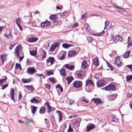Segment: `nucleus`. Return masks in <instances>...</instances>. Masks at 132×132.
<instances>
[{"label":"nucleus","instance_id":"nucleus-1","mask_svg":"<svg viewBox=\"0 0 132 132\" xmlns=\"http://www.w3.org/2000/svg\"><path fill=\"white\" fill-rule=\"evenodd\" d=\"M105 90L106 91H115L116 90L115 84L112 83L104 87Z\"/></svg>","mask_w":132,"mask_h":132},{"label":"nucleus","instance_id":"nucleus-2","mask_svg":"<svg viewBox=\"0 0 132 132\" xmlns=\"http://www.w3.org/2000/svg\"><path fill=\"white\" fill-rule=\"evenodd\" d=\"M92 101L95 103L96 105H97L99 104H101L103 103V102L102 99L100 98H93L92 99Z\"/></svg>","mask_w":132,"mask_h":132},{"label":"nucleus","instance_id":"nucleus-3","mask_svg":"<svg viewBox=\"0 0 132 132\" xmlns=\"http://www.w3.org/2000/svg\"><path fill=\"white\" fill-rule=\"evenodd\" d=\"M73 87L76 88L81 87L82 85V82L80 81H76L73 83Z\"/></svg>","mask_w":132,"mask_h":132},{"label":"nucleus","instance_id":"nucleus-4","mask_svg":"<svg viewBox=\"0 0 132 132\" xmlns=\"http://www.w3.org/2000/svg\"><path fill=\"white\" fill-rule=\"evenodd\" d=\"M60 44L59 42H57L54 43L51 46L49 51L52 52L54 51L55 48L58 46H59Z\"/></svg>","mask_w":132,"mask_h":132},{"label":"nucleus","instance_id":"nucleus-5","mask_svg":"<svg viewBox=\"0 0 132 132\" xmlns=\"http://www.w3.org/2000/svg\"><path fill=\"white\" fill-rule=\"evenodd\" d=\"M105 81L103 79L100 80L97 82V87H100L104 86L105 85Z\"/></svg>","mask_w":132,"mask_h":132},{"label":"nucleus","instance_id":"nucleus-6","mask_svg":"<svg viewBox=\"0 0 132 132\" xmlns=\"http://www.w3.org/2000/svg\"><path fill=\"white\" fill-rule=\"evenodd\" d=\"M36 71L35 68L33 67L28 68L27 69V72L29 75H32Z\"/></svg>","mask_w":132,"mask_h":132},{"label":"nucleus","instance_id":"nucleus-7","mask_svg":"<svg viewBox=\"0 0 132 132\" xmlns=\"http://www.w3.org/2000/svg\"><path fill=\"white\" fill-rule=\"evenodd\" d=\"M10 97L11 99L13 100L14 102H15L14 98L15 96V91L14 88H11V89L10 91Z\"/></svg>","mask_w":132,"mask_h":132},{"label":"nucleus","instance_id":"nucleus-8","mask_svg":"<svg viewBox=\"0 0 132 132\" xmlns=\"http://www.w3.org/2000/svg\"><path fill=\"white\" fill-rule=\"evenodd\" d=\"M51 23L50 21H48L46 20V21L42 22L40 23V26L42 27H46L51 24Z\"/></svg>","mask_w":132,"mask_h":132},{"label":"nucleus","instance_id":"nucleus-9","mask_svg":"<svg viewBox=\"0 0 132 132\" xmlns=\"http://www.w3.org/2000/svg\"><path fill=\"white\" fill-rule=\"evenodd\" d=\"M86 84H85V86L86 87L87 86H93L94 87V82L90 79H88L86 80Z\"/></svg>","mask_w":132,"mask_h":132},{"label":"nucleus","instance_id":"nucleus-10","mask_svg":"<svg viewBox=\"0 0 132 132\" xmlns=\"http://www.w3.org/2000/svg\"><path fill=\"white\" fill-rule=\"evenodd\" d=\"M95 127V125L93 123H90L88 125L87 127V131H89L93 130Z\"/></svg>","mask_w":132,"mask_h":132},{"label":"nucleus","instance_id":"nucleus-11","mask_svg":"<svg viewBox=\"0 0 132 132\" xmlns=\"http://www.w3.org/2000/svg\"><path fill=\"white\" fill-rule=\"evenodd\" d=\"M65 67L68 69L73 70L74 69L75 67L74 65L71 64H67L65 65Z\"/></svg>","mask_w":132,"mask_h":132},{"label":"nucleus","instance_id":"nucleus-12","mask_svg":"<svg viewBox=\"0 0 132 132\" xmlns=\"http://www.w3.org/2000/svg\"><path fill=\"white\" fill-rule=\"evenodd\" d=\"M44 104L46 105L47 107V112L48 113H49L50 112L52 111V108L50 106L49 103L48 102H46Z\"/></svg>","mask_w":132,"mask_h":132},{"label":"nucleus","instance_id":"nucleus-13","mask_svg":"<svg viewBox=\"0 0 132 132\" xmlns=\"http://www.w3.org/2000/svg\"><path fill=\"white\" fill-rule=\"evenodd\" d=\"M55 61V60L54 57H49L48 58L46 62L47 63H48L50 62V65H51L54 63Z\"/></svg>","mask_w":132,"mask_h":132},{"label":"nucleus","instance_id":"nucleus-14","mask_svg":"<svg viewBox=\"0 0 132 132\" xmlns=\"http://www.w3.org/2000/svg\"><path fill=\"white\" fill-rule=\"evenodd\" d=\"M38 40V38L36 37H32L28 38L27 40V42H29L32 43L35 42Z\"/></svg>","mask_w":132,"mask_h":132},{"label":"nucleus","instance_id":"nucleus-15","mask_svg":"<svg viewBox=\"0 0 132 132\" xmlns=\"http://www.w3.org/2000/svg\"><path fill=\"white\" fill-rule=\"evenodd\" d=\"M115 63L118 67H120L122 64V62H120V60L117 57L115 59Z\"/></svg>","mask_w":132,"mask_h":132},{"label":"nucleus","instance_id":"nucleus-16","mask_svg":"<svg viewBox=\"0 0 132 132\" xmlns=\"http://www.w3.org/2000/svg\"><path fill=\"white\" fill-rule=\"evenodd\" d=\"M16 24L17 25L18 27L19 28L20 31L22 30V28L20 25V23L21 22V21L19 18L17 19L16 20Z\"/></svg>","mask_w":132,"mask_h":132},{"label":"nucleus","instance_id":"nucleus-17","mask_svg":"<svg viewBox=\"0 0 132 132\" xmlns=\"http://www.w3.org/2000/svg\"><path fill=\"white\" fill-rule=\"evenodd\" d=\"M76 73L77 76V78L78 79H80L82 76L83 72L81 70L77 71L76 72Z\"/></svg>","mask_w":132,"mask_h":132},{"label":"nucleus","instance_id":"nucleus-18","mask_svg":"<svg viewBox=\"0 0 132 132\" xmlns=\"http://www.w3.org/2000/svg\"><path fill=\"white\" fill-rule=\"evenodd\" d=\"M7 56V54L6 53H5L3 55H2L1 56V58L2 60L3 63H4L6 60V57Z\"/></svg>","mask_w":132,"mask_h":132},{"label":"nucleus","instance_id":"nucleus-19","mask_svg":"<svg viewBox=\"0 0 132 132\" xmlns=\"http://www.w3.org/2000/svg\"><path fill=\"white\" fill-rule=\"evenodd\" d=\"M24 87L26 89L30 91H34L35 89V88L32 85L30 86L26 85L24 86Z\"/></svg>","mask_w":132,"mask_h":132},{"label":"nucleus","instance_id":"nucleus-20","mask_svg":"<svg viewBox=\"0 0 132 132\" xmlns=\"http://www.w3.org/2000/svg\"><path fill=\"white\" fill-rule=\"evenodd\" d=\"M88 64L87 61L85 60H84L82 62L81 67L83 69H86L88 66Z\"/></svg>","mask_w":132,"mask_h":132},{"label":"nucleus","instance_id":"nucleus-21","mask_svg":"<svg viewBox=\"0 0 132 132\" xmlns=\"http://www.w3.org/2000/svg\"><path fill=\"white\" fill-rule=\"evenodd\" d=\"M22 50V46L20 45H18L16 47L15 49V53H20Z\"/></svg>","mask_w":132,"mask_h":132},{"label":"nucleus","instance_id":"nucleus-22","mask_svg":"<svg viewBox=\"0 0 132 132\" xmlns=\"http://www.w3.org/2000/svg\"><path fill=\"white\" fill-rule=\"evenodd\" d=\"M12 31V30H10V34L9 35L5 34V37L9 39H12L13 36L11 34Z\"/></svg>","mask_w":132,"mask_h":132},{"label":"nucleus","instance_id":"nucleus-23","mask_svg":"<svg viewBox=\"0 0 132 132\" xmlns=\"http://www.w3.org/2000/svg\"><path fill=\"white\" fill-rule=\"evenodd\" d=\"M61 53L62 54V57H60L59 59L60 60H63L65 58V55L66 54V52L62 51L61 52Z\"/></svg>","mask_w":132,"mask_h":132},{"label":"nucleus","instance_id":"nucleus-24","mask_svg":"<svg viewBox=\"0 0 132 132\" xmlns=\"http://www.w3.org/2000/svg\"><path fill=\"white\" fill-rule=\"evenodd\" d=\"M32 80V79L31 78H29L28 79L22 78V82L24 83H28L30 82Z\"/></svg>","mask_w":132,"mask_h":132},{"label":"nucleus","instance_id":"nucleus-25","mask_svg":"<svg viewBox=\"0 0 132 132\" xmlns=\"http://www.w3.org/2000/svg\"><path fill=\"white\" fill-rule=\"evenodd\" d=\"M46 108L43 106H42L39 110V113L41 114H44L46 111Z\"/></svg>","mask_w":132,"mask_h":132},{"label":"nucleus","instance_id":"nucleus-26","mask_svg":"<svg viewBox=\"0 0 132 132\" xmlns=\"http://www.w3.org/2000/svg\"><path fill=\"white\" fill-rule=\"evenodd\" d=\"M93 64L96 66H98L99 64V62L98 57H97L93 60Z\"/></svg>","mask_w":132,"mask_h":132},{"label":"nucleus","instance_id":"nucleus-27","mask_svg":"<svg viewBox=\"0 0 132 132\" xmlns=\"http://www.w3.org/2000/svg\"><path fill=\"white\" fill-rule=\"evenodd\" d=\"M40 56L42 59H45L46 56V53L45 50H43L40 53Z\"/></svg>","mask_w":132,"mask_h":132},{"label":"nucleus","instance_id":"nucleus-28","mask_svg":"<svg viewBox=\"0 0 132 132\" xmlns=\"http://www.w3.org/2000/svg\"><path fill=\"white\" fill-rule=\"evenodd\" d=\"M66 79L68 81V84H69L73 80V78L72 76L68 77L66 78Z\"/></svg>","mask_w":132,"mask_h":132},{"label":"nucleus","instance_id":"nucleus-29","mask_svg":"<svg viewBox=\"0 0 132 132\" xmlns=\"http://www.w3.org/2000/svg\"><path fill=\"white\" fill-rule=\"evenodd\" d=\"M60 74L62 76H65L66 73L65 69L64 68H62L60 70Z\"/></svg>","mask_w":132,"mask_h":132},{"label":"nucleus","instance_id":"nucleus-30","mask_svg":"<svg viewBox=\"0 0 132 132\" xmlns=\"http://www.w3.org/2000/svg\"><path fill=\"white\" fill-rule=\"evenodd\" d=\"M56 112H57L59 114V122H60L62 121L63 119L62 117V115L61 114V112L59 110H58L56 111Z\"/></svg>","mask_w":132,"mask_h":132},{"label":"nucleus","instance_id":"nucleus-31","mask_svg":"<svg viewBox=\"0 0 132 132\" xmlns=\"http://www.w3.org/2000/svg\"><path fill=\"white\" fill-rule=\"evenodd\" d=\"M116 96L117 95H116L114 94H113L111 95H110L109 97V99L110 101H113L116 98Z\"/></svg>","mask_w":132,"mask_h":132},{"label":"nucleus","instance_id":"nucleus-32","mask_svg":"<svg viewBox=\"0 0 132 132\" xmlns=\"http://www.w3.org/2000/svg\"><path fill=\"white\" fill-rule=\"evenodd\" d=\"M126 78L127 81H129L132 79V75H127L126 76Z\"/></svg>","mask_w":132,"mask_h":132},{"label":"nucleus","instance_id":"nucleus-33","mask_svg":"<svg viewBox=\"0 0 132 132\" xmlns=\"http://www.w3.org/2000/svg\"><path fill=\"white\" fill-rule=\"evenodd\" d=\"M56 17H50V18L51 20L53 21L54 23H59V22L57 21L56 20L57 19Z\"/></svg>","mask_w":132,"mask_h":132},{"label":"nucleus","instance_id":"nucleus-34","mask_svg":"<svg viewBox=\"0 0 132 132\" xmlns=\"http://www.w3.org/2000/svg\"><path fill=\"white\" fill-rule=\"evenodd\" d=\"M76 53V52L74 51H70L68 54V56L71 57L73 56Z\"/></svg>","mask_w":132,"mask_h":132},{"label":"nucleus","instance_id":"nucleus-35","mask_svg":"<svg viewBox=\"0 0 132 132\" xmlns=\"http://www.w3.org/2000/svg\"><path fill=\"white\" fill-rule=\"evenodd\" d=\"M130 53V51H128L126 52L123 56V57L125 58H128L129 57Z\"/></svg>","mask_w":132,"mask_h":132},{"label":"nucleus","instance_id":"nucleus-36","mask_svg":"<svg viewBox=\"0 0 132 132\" xmlns=\"http://www.w3.org/2000/svg\"><path fill=\"white\" fill-rule=\"evenodd\" d=\"M30 55L33 56H35L37 54V51H34V50L30 51Z\"/></svg>","mask_w":132,"mask_h":132},{"label":"nucleus","instance_id":"nucleus-37","mask_svg":"<svg viewBox=\"0 0 132 132\" xmlns=\"http://www.w3.org/2000/svg\"><path fill=\"white\" fill-rule=\"evenodd\" d=\"M32 108L31 109V112L32 113H34L36 111L37 108L36 107L33 105H32Z\"/></svg>","mask_w":132,"mask_h":132},{"label":"nucleus","instance_id":"nucleus-38","mask_svg":"<svg viewBox=\"0 0 132 132\" xmlns=\"http://www.w3.org/2000/svg\"><path fill=\"white\" fill-rule=\"evenodd\" d=\"M30 101L31 103H38L39 102V100L35 99L34 97L31 99Z\"/></svg>","mask_w":132,"mask_h":132},{"label":"nucleus","instance_id":"nucleus-39","mask_svg":"<svg viewBox=\"0 0 132 132\" xmlns=\"http://www.w3.org/2000/svg\"><path fill=\"white\" fill-rule=\"evenodd\" d=\"M7 78L6 76L5 77V78L4 79H0V85H2L3 84L4 81L5 82L7 80Z\"/></svg>","mask_w":132,"mask_h":132},{"label":"nucleus","instance_id":"nucleus-40","mask_svg":"<svg viewBox=\"0 0 132 132\" xmlns=\"http://www.w3.org/2000/svg\"><path fill=\"white\" fill-rule=\"evenodd\" d=\"M49 80L52 82L53 83H55V80L56 79L54 77H50L49 78Z\"/></svg>","mask_w":132,"mask_h":132},{"label":"nucleus","instance_id":"nucleus-41","mask_svg":"<svg viewBox=\"0 0 132 132\" xmlns=\"http://www.w3.org/2000/svg\"><path fill=\"white\" fill-rule=\"evenodd\" d=\"M18 68H19L21 70L22 69V68L20 64L18 63H17L15 65V68L16 69H18Z\"/></svg>","mask_w":132,"mask_h":132},{"label":"nucleus","instance_id":"nucleus-42","mask_svg":"<svg viewBox=\"0 0 132 132\" xmlns=\"http://www.w3.org/2000/svg\"><path fill=\"white\" fill-rule=\"evenodd\" d=\"M121 40L122 38L119 35H116V42L119 40L121 41Z\"/></svg>","mask_w":132,"mask_h":132},{"label":"nucleus","instance_id":"nucleus-43","mask_svg":"<svg viewBox=\"0 0 132 132\" xmlns=\"http://www.w3.org/2000/svg\"><path fill=\"white\" fill-rule=\"evenodd\" d=\"M106 63H107V66L110 68L111 70H113V68L112 65L111 64H110L108 62H106Z\"/></svg>","mask_w":132,"mask_h":132},{"label":"nucleus","instance_id":"nucleus-44","mask_svg":"<svg viewBox=\"0 0 132 132\" xmlns=\"http://www.w3.org/2000/svg\"><path fill=\"white\" fill-rule=\"evenodd\" d=\"M81 100L85 102L86 103H88L89 102V101L87 100L86 98L84 97H82L81 99Z\"/></svg>","mask_w":132,"mask_h":132},{"label":"nucleus","instance_id":"nucleus-45","mask_svg":"<svg viewBox=\"0 0 132 132\" xmlns=\"http://www.w3.org/2000/svg\"><path fill=\"white\" fill-rule=\"evenodd\" d=\"M109 24V21H106L105 23V27H104V29H105L107 28Z\"/></svg>","mask_w":132,"mask_h":132},{"label":"nucleus","instance_id":"nucleus-46","mask_svg":"<svg viewBox=\"0 0 132 132\" xmlns=\"http://www.w3.org/2000/svg\"><path fill=\"white\" fill-rule=\"evenodd\" d=\"M116 35H113L112 36V39L114 42H116Z\"/></svg>","mask_w":132,"mask_h":132},{"label":"nucleus","instance_id":"nucleus-47","mask_svg":"<svg viewBox=\"0 0 132 132\" xmlns=\"http://www.w3.org/2000/svg\"><path fill=\"white\" fill-rule=\"evenodd\" d=\"M87 40L90 42H92L93 41L92 38L91 36H89L87 37Z\"/></svg>","mask_w":132,"mask_h":132},{"label":"nucleus","instance_id":"nucleus-48","mask_svg":"<svg viewBox=\"0 0 132 132\" xmlns=\"http://www.w3.org/2000/svg\"><path fill=\"white\" fill-rule=\"evenodd\" d=\"M128 67L129 69H130V71L131 72H132V64L129 65H127L125 67Z\"/></svg>","mask_w":132,"mask_h":132},{"label":"nucleus","instance_id":"nucleus-49","mask_svg":"<svg viewBox=\"0 0 132 132\" xmlns=\"http://www.w3.org/2000/svg\"><path fill=\"white\" fill-rule=\"evenodd\" d=\"M104 32V30H103L101 32L99 33L98 34H97V35L96 34H93V35H94L96 36H101Z\"/></svg>","mask_w":132,"mask_h":132},{"label":"nucleus","instance_id":"nucleus-50","mask_svg":"<svg viewBox=\"0 0 132 132\" xmlns=\"http://www.w3.org/2000/svg\"><path fill=\"white\" fill-rule=\"evenodd\" d=\"M46 87L48 89H50L51 87V86L49 84L47 83L45 84Z\"/></svg>","mask_w":132,"mask_h":132},{"label":"nucleus","instance_id":"nucleus-51","mask_svg":"<svg viewBox=\"0 0 132 132\" xmlns=\"http://www.w3.org/2000/svg\"><path fill=\"white\" fill-rule=\"evenodd\" d=\"M46 73L48 76H50L51 75H53L54 74L51 71H47Z\"/></svg>","mask_w":132,"mask_h":132},{"label":"nucleus","instance_id":"nucleus-52","mask_svg":"<svg viewBox=\"0 0 132 132\" xmlns=\"http://www.w3.org/2000/svg\"><path fill=\"white\" fill-rule=\"evenodd\" d=\"M80 121L78 120L76 121L74 123V124L75 125H78V126H79Z\"/></svg>","mask_w":132,"mask_h":132},{"label":"nucleus","instance_id":"nucleus-53","mask_svg":"<svg viewBox=\"0 0 132 132\" xmlns=\"http://www.w3.org/2000/svg\"><path fill=\"white\" fill-rule=\"evenodd\" d=\"M22 95L21 94V92H19V101L22 98Z\"/></svg>","mask_w":132,"mask_h":132},{"label":"nucleus","instance_id":"nucleus-54","mask_svg":"<svg viewBox=\"0 0 132 132\" xmlns=\"http://www.w3.org/2000/svg\"><path fill=\"white\" fill-rule=\"evenodd\" d=\"M9 85L8 84H6L5 85H4L2 88V90H3L6 87H7Z\"/></svg>","mask_w":132,"mask_h":132},{"label":"nucleus","instance_id":"nucleus-55","mask_svg":"<svg viewBox=\"0 0 132 132\" xmlns=\"http://www.w3.org/2000/svg\"><path fill=\"white\" fill-rule=\"evenodd\" d=\"M68 44L66 43L63 44H62V46L65 48H67L68 47Z\"/></svg>","mask_w":132,"mask_h":132},{"label":"nucleus","instance_id":"nucleus-56","mask_svg":"<svg viewBox=\"0 0 132 132\" xmlns=\"http://www.w3.org/2000/svg\"><path fill=\"white\" fill-rule=\"evenodd\" d=\"M117 7V10L120 11V12H122L123 11V9L122 8H121L120 7Z\"/></svg>","mask_w":132,"mask_h":132},{"label":"nucleus","instance_id":"nucleus-57","mask_svg":"<svg viewBox=\"0 0 132 132\" xmlns=\"http://www.w3.org/2000/svg\"><path fill=\"white\" fill-rule=\"evenodd\" d=\"M16 44V43H15L13 45H12V44L10 45L9 49H10L11 50H12L13 47L15 46V45Z\"/></svg>","mask_w":132,"mask_h":132},{"label":"nucleus","instance_id":"nucleus-58","mask_svg":"<svg viewBox=\"0 0 132 132\" xmlns=\"http://www.w3.org/2000/svg\"><path fill=\"white\" fill-rule=\"evenodd\" d=\"M67 12L66 11H65L61 13L60 14L61 16H66V14L67 13Z\"/></svg>","mask_w":132,"mask_h":132},{"label":"nucleus","instance_id":"nucleus-59","mask_svg":"<svg viewBox=\"0 0 132 132\" xmlns=\"http://www.w3.org/2000/svg\"><path fill=\"white\" fill-rule=\"evenodd\" d=\"M85 27L87 30H89V26L88 24H87V23L85 24Z\"/></svg>","mask_w":132,"mask_h":132},{"label":"nucleus","instance_id":"nucleus-60","mask_svg":"<svg viewBox=\"0 0 132 132\" xmlns=\"http://www.w3.org/2000/svg\"><path fill=\"white\" fill-rule=\"evenodd\" d=\"M68 132H72L73 131V129L72 128H69L68 130Z\"/></svg>","mask_w":132,"mask_h":132},{"label":"nucleus","instance_id":"nucleus-61","mask_svg":"<svg viewBox=\"0 0 132 132\" xmlns=\"http://www.w3.org/2000/svg\"><path fill=\"white\" fill-rule=\"evenodd\" d=\"M132 45V43L129 42V43L127 45L128 48H129Z\"/></svg>","mask_w":132,"mask_h":132},{"label":"nucleus","instance_id":"nucleus-62","mask_svg":"<svg viewBox=\"0 0 132 132\" xmlns=\"http://www.w3.org/2000/svg\"><path fill=\"white\" fill-rule=\"evenodd\" d=\"M76 115H71L69 117V119L74 118L76 117Z\"/></svg>","mask_w":132,"mask_h":132},{"label":"nucleus","instance_id":"nucleus-63","mask_svg":"<svg viewBox=\"0 0 132 132\" xmlns=\"http://www.w3.org/2000/svg\"><path fill=\"white\" fill-rule=\"evenodd\" d=\"M61 86L60 84H58L57 85L55 86V87L56 88H60L61 87Z\"/></svg>","mask_w":132,"mask_h":132},{"label":"nucleus","instance_id":"nucleus-64","mask_svg":"<svg viewBox=\"0 0 132 132\" xmlns=\"http://www.w3.org/2000/svg\"><path fill=\"white\" fill-rule=\"evenodd\" d=\"M132 96V94H131L128 93L127 94V97H130Z\"/></svg>","mask_w":132,"mask_h":132}]
</instances>
